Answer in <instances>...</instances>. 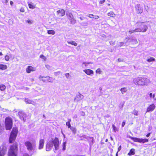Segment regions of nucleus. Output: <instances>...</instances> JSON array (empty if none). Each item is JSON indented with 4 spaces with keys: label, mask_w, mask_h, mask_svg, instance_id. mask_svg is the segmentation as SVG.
Here are the masks:
<instances>
[{
    "label": "nucleus",
    "mask_w": 156,
    "mask_h": 156,
    "mask_svg": "<svg viewBox=\"0 0 156 156\" xmlns=\"http://www.w3.org/2000/svg\"><path fill=\"white\" fill-rule=\"evenodd\" d=\"M18 144L16 142L11 145L9 149L7 156H17Z\"/></svg>",
    "instance_id": "1"
},
{
    "label": "nucleus",
    "mask_w": 156,
    "mask_h": 156,
    "mask_svg": "<svg viewBox=\"0 0 156 156\" xmlns=\"http://www.w3.org/2000/svg\"><path fill=\"white\" fill-rule=\"evenodd\" d=\"M149 80L145 77H138L133 80V82L136 85L144 86L147 84Z\"/></svg>",
    "instance_id": "2"
},
{
    "label": "nucleus",
    "mask_w": 156,
    "mask_h": 156,
    "mask_svg": "<svg viewBox=\"0 0 156 156\" xmlns=\"http://www.w3.org/2000/svg\"><path fill=\"white\" fill-rule=\"evenodd\" d=\"M18 133V129L17 127H14L12 129L10 133L9 138V142L10 144H12L16 140L17 134Z\"/></svg>",
    "instance_id": "3"
},
{
    "label": "nucleus",
    "mask_w": 156,
    "mask_h": 156,
    "mask_svg": "<svg viewBox=\"0 0 156 156\" xmlns=\"http://www.w3.org/2000/svg\"><path fill=\"white\" fill-rule=\"evenodd\" d=\"M137 27H136L138 32H144L147 29V27L144 22H137L135 24Z\"/></svg>",
    "instance_id": "4"
},
{
    "label": "nucleus",
    "mask_w": 156,
    "mask_h": 156,
    "mask_svg": "<svg viewBox=\"0 0 156 156\" xmlns=\"http://www.w3.org/2000/svg\"><path fill=\"white\" fill-rule=\"evenodd\" d=\"M5 128L6 130H10L13 125L12 119L10 117H6L5 119Z\"/></svg>",
    "instance_id": "5"
},
{
    "label": "nucleus",
    "mask_w": 156,
    "mask_h": 156,
    "mask_svg": "<svg viewBox=\"0 0 156 156\" xmlns=\"http://www.w3.org/2000/svg\"><path fill=\"white\" fill-rule=\"evenodd\" d=\"M128 137L131 139L133 141L136 142H138L140 143H144L148 141V139L146 138H138L136 137H133L129 136Z\"/></svg>",
    "instance_id": "6"
},
{
    "label": "nucleus",
    "mask_w": 156,
    "mask_h": 156,
    "mask_svg": "<svg viewBox=\"0 0 156 156\" xmlns=\"http://www.w3.org/2000/svg\"><path fill=\"white\" fill-rule=\"evenodd\" d=\"M7 151V148L5 145L0 146V156H4Z\"/></svg>",
    "instance_id": "7"
},
{
    "label": "nucleus",
    "mask_w": 156,
    "mask_h": 156,
    "mask_svg": "<svg viewBox=\"0 0 156 156\" xmlns=\"http://www.w3.org/2000/svg\"><path fill=\"white\" fill-rule=\"evenodd\" d=\"M52 144L55 147V149L57 150L58 149L59 146V141L57 137H55L54 139L52 141Z\"/></svg>",
    "instance_id": "8"
},
{
    "label": "nucleus",
    "mask_w": 156,
    "mask_h": 156,
    "mask_svg": "<svg viewBox=\"0 0 156 156\" xmlns=\"http://www.w3.org/2000/svg\"><path fill=\"white\" fill-rule=\"evenodd\" d=\"M25 145L26 146L27 149L29 151H32L33 150L32 144L29 141H27L25 143Z\"/></svg>",
    "instance_id": "9"
},
{
    "label": "nucleus",
    "mask_w": 156,
    "mask_h": 156,
    "mask_svg": "<svg viewBox=\"0 0 156 156\" xmlns=\"http://www.w3.org/2000/svg\"><path fill=\"white\" fill-rule=\"evenodd\" d=\"M18 115L20 118L22 120L25 121L26 119L27 115L23 112L20 111L18 112Z\"/></svg>",
    "instance_id": "10"
},
{
    "label": "nucleus",
    "mask_w": 156,
    "mask_h": 156,
    "mask_svg": "<svg viewBox=\"0 0 156 156\" xmlns=\"http://www.w3.org/2000/svg\"><path fill=\"white\" fill-rule=\"evenodd\" d=\"M135 10L138 13H142L143 11L142 7L140 4H137L135 6Z\"/></svg>",
    "instance_id": "11"
},
{
    "label": "nucleus",
    "mask_w": 156,
    "mask_h": 156,
    "mask_svg": "<svg viewBox=\"0 0 156 156\" xmlns=\"http://www.w3.org/2000/svg\"><path fill=\"white\" fill-rule=\"evenodd\" d=\"M155 108V105L154 104H152L147 107L146 112H152L154 110Z\"/></svg>",
    "instance_id": "12"
},
{
    "label": "nucleus",
    "mask_w": 156,
    "mask_h": 156,
    "mask_svg": "<svg viewBox=\"0 0 156 156\" xmlns=\"http://www.w3.org/2000/svg\"><path fill=\"white\" fill-rule=\"evenodd\" d=\"M57 14L59 16H63L65 15V11L63 9H60L57 11Z\"/></svg>",
    "instance_id": "13"
},
{
    "label": "nucleus",
    "mask_w": 156,
    "mask_h": 156,
    "mask_svg": "<svg viewBox=\"0 0 156 156\" xmlns=\"http://www.w3.org/2000/svg\"><path fill=\"white\" fill-rule=\"evenodd\" d=\"M35 70V69L31 66H28L27 67L26 69V71L27 73H30L31 72L34 71Z\"/></svg>",
    "instance_id": "14"
},
{
    "label": "nucleus",
    "mask_w": 156,
    "mask_h": 156,
    "mask_svg": "<svg viewBox=\"0 0 156 156\" xmlns=\"http://www.w3.org/2000/svg\"><path fill=\"white\" fill-rule=\"evenodd\" d=\"M44 144V140L43 139H40L39 142L38 148L41 149L43 148Z\"/></svg>",
    "instance_id": "15"
},
{
    "label": "nucleus",
    "mask_w": 156,
    "mask_h": 156,
    "mask_svg": "<svg viewBox=\"0 0 156 156\" xmlns=\"http://www.w3.org/2000/svg\"><path fill=\"white\" fill-rule=\"evenodd\" d=\"M53 146V144L51 143H48L46 145V150L47 151H50Z\"/></svg>",
    "instance_id": "16"
},
{
    "label": "nucleus",
    "mask_w": 156,
    "mask_h": 156,
    "mask_svg": "<svg viewBox=\"0 0 156 156\" xmlns=\"http://www.w3.org/2000/svg\"><path fill=\"white\" fill-rule=\"evenodd\" d=\"M83 72L88 75H90L94 73L93 71L90 69H84L83 70Z\"/></svg>",
    "instance_id": "17"
},
{
    "label": "nucleus",
    "mask_w": 156,
    "mask_h": 156,
    "mask_svg": "<svg viewBox=\"0 0 156 156\" xmlns=\"http://www.w3.org/2000/svg\"><path fill=\"white\" fill-rule=\"evenodd\" d=\"M135 149L134 148H132L130 149L129 152L127 154L129 156L133 155L135 154Z\"/></svg>",
    "instance_id": "18"
},
{
    "label": "nucleus",
    "mask_w": 156,
    "mask_h": 156,
    "mask_svg": "<svg viewBox=\"0 0 156 156\" xmlns=\"http://www.w3.org/2000/svg\"><path fill=\"white\" fill-rule=\"evenodd\" d=\"M7 68V66L6 65L0 64V69L4 70L6 69Z\"/></svg>",
    "instance_id": "19"
},
{
    "label": "nucleus",
    "mask_w": 156,
    "mask_h": 156,
    "mask_svg": "<svg viewBox=\"0 0 156 156\" xmlns=\"http://www.w3.org/2000/svg\"><path fill=\"white\" fill-rule=\"evenodd\" d=\"M25 101L27 104H32L34 105H35V104H34V101H31L28 98L25 99Z\"/></svg>",
    "instance_id": "20"
},
{
    "label": "nucleus",
    "mask_w": 156,
    "mask_h": 156,
    "mask_svg": "<svg viewBox=\"0 0 156 156\" xmlns=\"http://www.w3.org/2000/svg\"><path fill=\"white\" fill-rule=\"evenodd\" d=\"M67 42L68 44H72L75 46L77 45V44L74 41H67Z\"/></svg>",
    "instance_id": "21"
},
{
    "label": "nucleus",
    "mask_w": 156,
    "mask_h": 156,
    "mask_svg": "<svg viewBox=\"0 0 156 156\" xmlns=\"http://www.w3.org/2000/svg\"><path fill=\"white\" fill-rule=\"evenodd\" d=\"M6 88L5 86L3 84H0V90L1 91H3L5 90Z\"/></svg>",
    "instance_id": "22"
},
{
    "label": "nucleus",
    "mask_w": 156,
    "mask_h": 156,
    "mask_svg": "<svg viewBox=\"0 0 156 156\" xmlns=\"http://www.w3.org/2000/svg\"><path fill=\"white\" fill-rule=\"evenodd\" d=\"M107 15L108 16L114 17L115 16V14L113 11H111L108 13Z\"/></svg>",
    "instance_id": "23"
},
{
    "label": "nucleus",
    "mask_w": 156,
    "mask_h": 156,
    "mask_svg": "<svg viewBox=\"0 0 156 156\" xmlns=\"http://www.w3.org/2000/svg\"><path fill=\"white\" fill-rule=\"evenodd\" d=\"M120 91L122 93V94H123L124 93H126L127 91V88L126 87L122 88L120 89Z\"/></svg>",
    "instance_id": "24"
},
{
    "label": "nucleus",
    "mask_w": 156,
    "mask_h": 156,
    "mask_svg": "<svg viewBox=\"0 0 156 156\" xmlns=\"http://www.w3.org/2000/svg\"><path fill=\"white\" fill-rule=\"evenodd\" d=\"M71 121V119H69L68 121L66 122V125L68 127V128H70L71 127L70 122Z\"/></svg>",
    "instance_id": "25"
},
{
    "label": "nucleus",
    "mask_w": 156,
    "mask_h": 156,
    "mask_svg": "<svg viewBox=\"0 0 156 156\" xmlns=\"http://www.w3.org/2000/svg\"><path fill=\"white\" fill-rule=\"evenodd\" d=\"M70 129L72 131L73 133L74 134H75L76 132V129L75 128L73 127H71L70 128Z\"/></svg>",
    "instance_id": "26"
},
{
    "label": "nucleus",
    "mask_w": 156,
    "mask_h": 156,
    "mask_svg": "<svg viewBox=\"0 0 156 156\" xmlns=\"http://www.w3.org/2000/svg\"><path fill=\"white\" fill-rule=\"evenodd\" d=\"M47 33L49 34L54 35L55 33V31L53 30H49L47 31Z\"/></svg>",
    "instance_id": "27"
},
{
    "label": "nucleus",
    "mask_w": 156,
    "mask_h": 156,
    "mask_svg": "<svg viewBox=\"0 0 156 156\" xmlns=\"http://www.w3.org/2000/svg\"><path fill=\"white\" fill-rule=\"evenodd\" d=\"M128 32L129 34H131L134 32H138L136 28L134 30H129Z\"/></svg>",
    "instance_id": "28"
},
{
    "label": "nucleus",
    "mask_w": 156,
    "mask_h": 156,
    "mask_svg": "<svg viewBox=\"0 0 156 156\" xmlns=\"http://www.w3.org/2000/svg\"><path fill=\"white\" fill-rule=\"evenodd\" d=\"M155 61V59L152 57H151L149 58H148L147 60V61L149 62H154Z\"/></svg>",
    "instance_id": "29"
},
{
    "label": "nucleus",
    "mask_w": 156,
    "mask_h": 156,
    "mask_svg": "<svg viewBox=\"0 0 156 156\" xmlns=\"http://www.w3.org/2000/svg\"><path fill=\"white\" fill-rule=\"evenodd\" d=\"M46 78L47 79V82H52L53 81V79L52 77H50L49 76H46Z\"/></svg>",
    "instance_id": "30"
},
{
    "label": "nucleus",
    "mask_w": 156,
    "mask_h": 156,
    "mask_svg": "<svg viewBox=\"0 0 156 156\" xmlns=\"http://www.w3.org/2000/svg\"><path fill=\"white\" fill-rule=\"evenodd\" d=\"M28 5L30 9H34L35 8L34 5L30 3L28 4Z\"/></svg>",
    "instance_id": "31"
},
{
    "label": "nucleus",
    "mask_w": 156,
    "mask_h": 156,
    "mask_svg": "<svg viewBox=\"0 0 156 156\" xmlns=\"http://www.w3.org/2000/svg\"><path fill=\"white\" fill-rule=\"evenodd\" d=\"M69 19L71 23H75V20L73 18H72L70 19L69 18Z\"/></svg>",
    "instance_id": "32"
},
{
    "label": "nucleus",
    "mask_w": 156,
    "mask_h": 156,
    "mask_svg": "<svg viewBox=\"0 0 156 156\" xmlns=\"http://www.w3.org/2000/svg\"><path fill=\"white\" fill-rule=\"evenodd\" d=\"M41 80L44 82H47V79L46 78V76L42 77Z\"/></svg>",
    "instance_id": "33"
},
{
    "label": "nucleus",
    "mask_w": 156,
    "mask_h": 156,
    "mask_svg": "<svg viewBox=\"0 0 156 156\" xmlns=\"http://www.w3.org/2000/svg\"><path fill=\"white\" fill-rule=\"evenodd\" d=\"M112 127L113 128V131H114L115 132L116 131H117V128L113 124L112 125Z\"/></svg>",
    "instance_id": "34"
},
{
    "label": "nucleus",
    "mask_w": 156,
    "mask_h": 156,
    "mask_svg": "<svg viewBox=\"0 0 156 156\" xmlns=\"http://www.w3.org/2000/svg\"><path fill=\"white\" fill-rule=\"evenodd\" d=\"M26 22L28 23L31 24L33 23V21L30 20H27L26 21Z\"/></svg>",
    "instance_id": "35"
},
{
    "label": "nucleus",
    "mask_w": 156,
    "mask_h": 156,
    "mask_svg": "<svg viewBox=\"0 0 156 156\" xmlns=\"http://www.w3.org/2000/svg\"><path fill=\"white\" fill-rule=\"evenodd\" d=\"M133 114L137 116L138 115V112L136 110H134L133 111Z\"/></svg>",
    "instance_id": "36"
},
{
    "label": "nucleus",
    "mask_w": 156,
    "mask_h": 156,
    "mask_svg": "<svg viewBox=\"0 0 156 156\" xmlns=\"http://www.w3.org/2000/svg\"><path fill=\"white\" fill-rule=\"evenodd\" d=\"M63 147L62 148V149L63 151H64L66 149V143L65 142H63L62 144Z\"/></svg>",
    "instance_id": "37"
},
{
    "label": "nucleus",
    "mask_w": 156,
    "mask_h": 156,
    "mask_svg": "<svg viewBox=\"0 0 156 156\" xmlns=\"http://www.w3.org/2000/svg\"><path fill=\"white\" fill-rule=\"evenodd\" d=\"M40 57L41 58L44 59V60H46V57L44 56V55H41L40 56Z\"/></svg>",
    "instance_id": "38"
},
{
    "label": "nucleus",
    "mask_w": 156,
    "mask_h": 156,
    "mask_svg": "<svg viewBox=\"0 0 156 156\" xmlns=\"http://www.w3.org/2000/svg\"><path fill=\"white\" fill-rule=\"evenodd\" d=\"M5 59L6 61H9V56L8 55H6L5 57Z\"/></svg>",
    "instance_id": "39"
},
{
    "label": "nucleus",
    "mask_w": 156,
    "mask_h": 156,
    "mask_svg": "<svg viewBox=\"0 0 156 156\" xmlns=\"http://www.w3.org/2000/svg\"><path fill=\"white\" fill-rule=\"evenodd\" d=\"M67 16H68V18H73V15L71 13H69V14H67Z\"/></svg>",
    "instance_id": "40"
},
{
    "label": "nucleus",
    "mask_w": 156,
    "mask_h": 156,
    "mask_svg": "<svg viewBox=\"0 0 156 156\" xmlns=\"http://www.w3.org/2000/svg\"><path fill=\"white\" fill-rule=\"evenodd\" d=\"M96 73H98L99 74H100L101 73V69L100 68L98 69L96 71Z\"/></svg>",
    "instance_id": "41"
},
{
    "label": "nucleus",
    "mask_w": 156,
    "mask_h": 156,
    "mask_svg": "<svg viewBox=\"0 0 156 156\" xmlns=\"http://www.w3.org/2000/svg\"><path fill=\"white\" fill-rule=\"evenodd\" d=\"M20 12H25L24 8L23 7H21L20 8Z\"/></svg>",
    "instance_id": "42"
},
{
    "label": "nucleus",
    "mask_w": 156,
    "mask_h": 156,
    "mask_svg": "<svg viewBox=\"0 0 156 156\" xmlns=\"http://www.w3.org/2000/svg\"><path fill=\"white\" fill-rule=\"evenodd\" d=\"M88 16L90 18H94V16L92 14H89Z\"/></svg>",
    "instance_id": "43"
},
{
    "label": "nucleus",
    "mask_w": 156,
    "mask_h": 156,
    "mask_svg": "<svg viewBox=\"0 0 156 156\" xmlns=\"http://www.w3.org/2000/svg\"><path fill=\"white\" fill-rule=\"evenodd\" d=\"M150 96L151 98H154L155 97V95L154 94H153L152 93H150Z\"/></svg>",
    "instance_id": "44"
},
{
    "label": "nucleus",
    "mask_w": 156,
    "mask_h": 156,
    "mask_svg": "<svg viewBox=\"0 0 156 156\" xmlns=\"http://www.w3.org/2000/svg\"><path fill=\"white\" fill-rule=\"evenodd\" d=\"M105 0H101L99 3L100 4H102L104 3L105 2Z\"/></svg>",
    "instance_id": "45"
},
{
    "label": "nucleus",
    "mask_w": 156,
    "mask_h": 156,
    "mask_svg": "<svg viewBox=\"0 0 156 156\" xmlns=\"http://www.w3.org/2000/svg\"><path fill=\"white\" fill-rule=\"evenodd\" d=\"M67 78H68L69 77V73H66L65 74Z\"/></svg>",
    "instance_id": "46"
},
{
    "label": "nucleus",
    "mask_w": 156,
    "mask_h": 156,
    "mask_svg": "<svg viewBox=\"0 0 156 156\" xmlns=\"http://www.w3.org/2000/svg\"><path fill=\"white\" fill-rule=\"evenodd\" d=\"M125 122L123 121V122H122V126L123 127L124 126H125Z\"/></svg>",
    "instance_id": "47"
},
{
    "label": "nucleus",
    "mask_w": 156,
    "mask_h": 156,
    "mask_svg": "<svg viewBox=\"0 0 156 156\" xmlns=\"http://www.w3.org/2000/svg\"><path fill=\"white\" fill-rule=\"evenodd\" d=\"M118 60L119 62H121L123 61V59H122L121 58H118Z\"/></svg>",
    "instance_id": "48"
},
{
    "label": "nucleus",
    "mask_w": 156,
    "mask_h": 156,
    "mask_svg": "<svg viewBox=\"0 0 156 156\" xmlns=\"http://www.w3.org/2000/svg\"><path fill=\"white\" fill-rule=\"evenodd\" d=\"M22 156H29L28 154L27 153L24 154Z\"/></svg>",
    "instance_id": "49"
},
{
    "label": "nucleus",
    "mask_w": 156,
    "mask_h": 156,
    "mask_svg": "<svg viewBox=\"0 0 156 156\" xmlns=\"http://www.w3.org/2000/svg\"><path fill=\"white\" fill-rule=\"evenodd\" d=\"M151 133H148L146 135V136L147 137H148L150 136V134Z\"/></svg>",
    "instance_id": "50"
},
{
    "label": "nucleus",
    "mask_w": 156,
    "mask_h": 156,
    "mask_svg": "<svg viewBox=\"0 0 156 156\" xmlns=\"http://www.w3.org/2000/svg\"><path fill=\"white\" fill-rule=\"evenodd\" d=\"M90 62H84L83 63V64H84L86 66H87V64H90Z\"/></svg>",
    "instance_id": "51"
},
{
    "label": "nucleus",
    "mask_w": 156,
    "mask_h": 156,
    "mask_svg": "<svg viewBox=\"0 0 156 156\" xmlns=\"http://www.w3.org/2000/svg\"><path fill=\"white\" fill-rule=\"evenodd\" d=\"M94 16L95 17L94 18L95 19H98L99 18V17L98 16Z\"/></svg>",
    "instance_id": "52"
},
{
    "label": "nucleus",
    "mask_w": 156,
    "mask_h": 156,
    "mask_svg": "<svg viewBox=\"0 0 156 156\" xmlns=\"http://www.w3.org/2000/svg\"><path fill=\"white\" fill-rule=\"evenodd\" d=\"M10 4L11 5H12L13 4V2L12 1H10Z\"/></svg>",
    "instance_id": "53"
},
{
    "label": "nucleus",
    "mask_w": 156,
    "mask_h": 156,
    "mask_svg": "<svg viewBox=\"0 0 156 156\" xmlns=\"http://www.w3.org/2000/svg\"><path fill=\"white\" fill-rule=\"evenodd\" d=\"M34 78H31L30 79V81L31 82L34 81Z\"/></svg>",
    "instance_id": "54"
},
{
    "label": "nucleus",
    "mask_w": 156,
    "mask_h": 156,
    "mask_svg": "<svg viewBox=\"0 0 156 156\" xmlns=\"http://www.w3.org/2000/svg\"><path fill=\"white\" fill-rule=\"evenodd\" d=\"M3 55V54L1 52H0V56H2Z\"/></svg>",
    "instance_id": "55"
},
{
    "label": "nucleus",
    "mask_w": 156,
    "mask_h": 156,
    "mask_svg": "<svg viewBox=\"0 0 156 156\" xmlns=\"http://www.w3.org/2000/svg\"><path fill=\"white\" fill-rule=\"evenodd\" d=\"M8 2V0H5V2L7 3Z\"/></svg>",
    "instance_id": "56"
},
{
    "label": "nucleus",
    "mask_w": 156,
    "mask_h": 156,
    "mask_svg": "<svg viewBox=\"0 0 156 156\" xmlns=\"http://www.w3.org/2000/svg\"><path fill=\"white\" fill-rule=\"evenodd\" d=\"M83 136V137H84V136Z\"/></svg>",
    "instance_id": "57"
}]
</instances>
